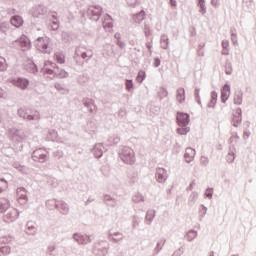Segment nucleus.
Returning a JSON list of instances; mask_svg holds the SVG:
<instances>
[{
	"label": "nucleus",
	"mask_w": 256,
	"mask_h": 256,
	"mask_svg": "<svg viewBox=\"0 0 256 256\" xmlns=\"http://www.w3.org/2000/svg\"><path fill=\"white\" fill-rule=\"evenodd\" d=\"M217 105V100L211 99L210 102L208 103V107H215Z\"/></svg>",
	"instance_id": "nucleus-27"
},
{
	"label": "nucleus",
	"mask_w": 256,
	"mask_h": 256,
	"mask_svg": "<svg viewBox=\"0 0 256 256\" xmlns=\"http://www.w3.org/2000/svg\"><path fill=\"white\" fill-rule=\"evenodd\" d=\"M122 161H124V163H127L128 165L135 163V152H133V149L124 148L122 150Z\"/></svg>",
	"instance_id": "nucleus-1"
},
{
	"label": "nucleus",
	"mask_w": 256,
	"mask_h": 256,
	"mask_svg": "<svg viewBox=\"0 0 256 256\" xmlns=\"http://www.w3.org/2000/svg\"><path fill=\"white\" fill-rule=\"evenodd\" d=\"M156 179L159 183H163L167 179V171L163 168L157 170Z\"/></svg>",
	"instance_id": "nucleus-10"
},
{
	"label": "nucleus",
	"mask_w": 256,
	"mask_h": 256,
	"mask_svg": "<svg viewBox=\"0 0 256 256\" xmlns=\"http://www.w3.org/2000/svg\"><path fill=\"white\" fill-rule=\"evenodd\" d=\"M200 161L202 165H207V163H209V158H207L206 156H202Z\"/></svg>",
	"instance_id": "nucleus-25"
},
{
	"label": "nucleus",
	"mask_w": 256,
	"mask_h": 256,
	"mask_svg": "<svg viewBox=\"0 0 256 256\" xmlns=\"http://www.w3.org/2000/svg\"><path fill=\"white\" fill-rule=\"evenodd\" d=\"M211 99L214 101H217V92H212L211 93Z\"/></svg>",
	"instance_id": "nucleus-30"
},
{
	"label": "nucleus",
	"mask_w": 256,
	"mask_h": 256,
	"mask_svg": "<svg viewBox=\"0 0 256 256\" xmlns=\"http://www.w3.org/2000/svg\"><path fill=\"white\" fill-rule=\"evenodd\" d=\"M176 99L179 103H183V101H185V89L180 88L177 90Z\"/></svg>",
	"instance_id": "nucleus-17"
},
{
	"label": "nucleus",
	"mask_w": 256,
	"mask_h": 256,
	"mask_svg": "<svg viewBox=\"0 0 256 256\" xmlns=\"http://www.w3.org/2000/svg\"><path fill=\"white\" fill-rule=\"evenodd\" d=\"M242 113L243 112L241 111V108H237L236 110H234L232 114V125L234 127H238L241 125V121H243Z\"/></svg>",
	"instance_id": "nucleus-5"
},
{
	"label": "nucleus",
	"mask_w": 256,
	"mask_h": 256,
	"mask_svg": "<svg viewBox=\"0 0 256 256\" xmlns=\"http://www.w3.org/2000/svg\"><path fill=\"white\" fill-rule=\"evenodd\" d=\"M136 81L138 83H143V81H145V71H139L138 72V76L136 78Z\"/></svg>",
	"instance_id": "nucleus-22"
},
{
	"label": "nucleus",
	"mask_w": 256,
	"mask_h": 256,
	"mask_svg": "<svg viewBox=\"0 0 256 256\" xmlns=\"http://www.w3.org/2000/svg\"><path fill=\"white\" fill-rule=\"evenodd\" d=\"M103 27L104 29H113V18H111V16H106Z\"/></svg>",
	"instance_id": "nucleus-16"
},
{
	"label": "nucleus",
	"mask_w": 256,
	"mask_h": 256,
	"mask_svg": "<svg viewBox=\"0 0 256 256\" xmlns=\"http://www.w3.org/2000/svg\"><path fill=\"white\" fill-rule=\"evenodd\" d=\"M7 187H9L7 181L5 179H0V193H3Z\"/></svg>",
	"instance_id": "nucleus-19"
},
{
	"label": "nucleus",
	"mask_w": 256,
	"mask_h": 256,
	"mask_svg": "<svg viewBox=\"0 0 256 256\" xmlns=\"http://www.w3.org/2000/svg\"><path fill=\"white\" fill-rule=\"evenodd\" d=\"M206 195H207V197H211V195H212L211 191L207 192Z\"/></svg>",
	"instance_id": "nucleus-36"
},
{
	"label": "nucleus",
	"mask_w": 256,
	"mask_h": 256,
	"mask_svg": "<svg viewBox=\"0 0 256 256\" xmlns=\"http://www.w3.org/2000/svg\"><path fill=\"white\" fill-rule=\"evenodd\" d=\"M228 157H230V159H231L230 161H234V159H235V156L233 154H229Z\"/></svg>",
	"instance_id": "nucleus-35"
},
{
	"label": "nucleus",
	"mask_w": 256,
	"mask_h": 256,
	"mask_svg": "<svg viewBox=\"0 0 256 256\" xmlns=\"http://www.w3.org/2000/svg\"><path fill=\"white\" fill-rule=\"evenodd\" d=\"M184 158L186 163H191L193 159H195V149L193 148H186Z\"/></svg>",
	"instance_id": "nucleus-9"
},
{
	"label": "nucleus",
	"mask_w": 256,
	"mask_h": 256,
	"mask_svg": "<svg viewBox=\"0 0 256 256\" xmlns=\"http://www.w3.org/2000/svg\"><path fill=\"white\" fill-rule=\"evenodd\" d=\"M12 85L18 87V89H27L29 87V81L26 78H15L11 80Z\"/></svg>",
	"instance_id": "nucleus-4"
},
{
	"label": "nucleus",
	"mask_w": 256,
	"mask_h": 256,
	"mask_svg": "<svg viewBox=\"0 0 256 256\" xmlns=\"http://www.w3.org/2000/svg\"><path fill=\"white\" fill-rule=\"evenodd\" d=\"M16 195L18 203H25L27 201V190L25 188H17Z\"/></svg>",
	"instance_id": "nucleus-7"
},
{
	"label": "nucleus",
	"mask_w": 256,
	"mask_h": 256,
	"mask_svg": "<svg viewBox=\"0 0 256 256\" xmlns=\"http://www.w3.org/2000/svg\"><path fill=\"white\" fill-rule=\"evenodd\" d=\"M161 65V60H159V58H156L155 60H154V66L155 67H159Z\"/></svg>",
	"instance_id": "nucleus-29"
},
{
	"label": "nucleus",
	"mask_w": 256,
	"mask_h": 256,
	"mask_svg": "<svg viewBox=\"0 0 256 256\" xmlns=\"http://www.w3.org/2000/svg\"><path fill=\"white\" fill-rule=\"evenodd\" d=\"M53 29H59V24L57 22H53Z\"/></svg>",
	"instance_id": "nucleus-32"
},
{
	"label": "nucleus",
	"mask_w": 256,
	"mask_h": 256,
	"mask_svg": "<svg viewBox=\"0 0 256 256\" xmlns=\"http://www.w3.org/2000/svg\"><path fill=\"white\" fill-rule=\"evenodd\" d=\"M222 47H223L222 54L223 55H229V50H227L228 47H229V41H223L222 42Z\"/></svg>",
	"instance_id": "nucleus-20"
},
{
	"label": "nucleus",
	"mask_w": 256,
	"mask_h": 256,
	"mask_svg": "<svg viewBox=\"0 0 256 256\" xmlns=\"http://www.w3.org/2000/svg\"><path fill=\"white\" fill-rule=\"evenodd\" d=\"M92 13H94V15L99 16V15H101L102 10L100 7H94V8H92Z\"/></svg>",
	"instance_id": "nucleus-24"
},
{
	"label": "nucleus",
	"mask_w": 256,
	"mask_h": 256,
	"mask_svg": "<svg viewBox=\"0 0 256 256\" xmlns=\"http://www.w3.org/2000/svg\"><path fill=\"white\" fill-rule=\"evenodd\" d=\"M145 35L146 37H149V35H151V31L149 29H145Z\"/></svg>",
	"instance_id": "nucleus-33"
},
{
	"label": "nucleus",
	"mask_w": 256,
	"mask_h": 256,
	"mask_svg": "<svg viewBox=\"0 0 256 256\" xmlns=\"http://www.w3.org/2000/svg\"><path fill=\"white\" fill-rule=\"evenodd\" d=\"M234 103H235V105H241L243 103V92H241V91L235 92Z\"/></svg>",
	"instance_id": "nucleus-14"
},
{
	"label": "nucleus",
	"mask_w": 256,
	"mask_h": 256,
	"mask_svg": "<svg viewBox=\"0 0 256 256\" xmlns=\"http://www.w3.org/2000/svg\"><path fill=\"white\" fill-rule=\"evenodd\" d=\"M26 118L31 120V119H33V116L28 115Z\"/></svg>",
	"instance_id": "nucleus-37"
},
{
	"label": "nucleus",
	"mask_w": 256,
	"mask_h": 256,
	"mask_svg": "<svg viewBox=\"0 0 256 256\" xmlns=\"http://www.w3.org/2000/svg\"><path fill=\"white\" fill-rule=\"evenodd\" d=\"M59 75L60 77H67V72L65 70H62Z\"/></svg>",
	"instance_id": "nucleus-31"
},
{
	"label": "nucleus",
	"mask_w": 256,
	"mask_h": 256,
	"mask_svg": "<svg viewBox=\"0 0 256 256\" xmlns=\"http://www.w3.org/2000/svg\"><path fill=\"white\" fill-rule=\"evenodd\" d=\"M9 209V200L2 198L0 199V213H5Z\"/></svg>",
	"instance_id": "nucleus-15"
},
{
	"label": "nucleus",
	"mask_w": 256,
	"mask_h": 256,
	"mask_svg": "<svg viewBox=\"0 0 256 256\" xmlns=\"http://www.w3.org/2000/svg\"><path fill=\"white\" fill-rule=\"evenodd\" d=\"M11 25L14 27H21L23 25V18L21 16H13L10 20Z\"/></svg>",
	"instance_id": "nucleus-11"
},
{
	"label": "nucleus",
	"mask_w": 256,
	"mask_h": 256,
	"mask_svg": "<svg viewBox=\"0 0 256 256\" xmlns=\"http://www.w3.org/2000/svg\"><path fill=\"white\" fill-rule=\"evenodd\" d=\"M181 255H183V250L179 249L176 252H174L172 256H181Z\"/></svg>",
	"instance_id": "nucleus-28"
},
{
	"label": "nucleus",
	"mask_w": 256,
	"mask_h": 256,
	"mask_svg": "<svg viewBox=\"0 0 256 256\" xmlns=\"http://www.w3.org/2000/svg\"><path fill=\"white\" fill-rule=\"evenodd\" d=\"M0 71H7V61L3 57H0Z\"/></svg>",
	"instance_id": "nucleus-21"
},
{
	"label": "nucleus",
	"mask_w": 256,
	"mask_h": 256,
	"mask_svg": "<svg viewBox=\"0 0 256 256\" xmlns=\"http://www.w3.org/2000/svg\"><path fill=\"white\" fill-rule=\"evenodd\" d=\"M0 97H3V91L0 90Z\"/></svg>",
	"instance_id": "nucleus-38"
},
{
	"label": "nucleus",
	"mask_w": 256,
	"mask_h": 256,
	"mask_svg": "<svg viewBox=\"0 0 256 256\" xmlns=\"http://www.w3.org/2000/svg\"><path fill=\"white\" fill-rule=\"evenodd\" d=\"M82 57H86V55H85V54H82Z\"/></svg>",
	"instance_id": "nucleus-41"
},
{
	"label": "nucleus",
	"mask_w": 256,
	"mask_h": 256,
	"mask_svg": "<svg viewBox=\"0 0 256 256\" xmlns=\"http://www.w3.org/2000/svg\"><path fill=\"white\" fill-rule=\"evenodd\" d=\"M196 237L197 236V234L195 233V232H189L188 233V237Z\"/></svg>",
	"instance_id": "nucleus-34"
},
{
	"label": "nucleus",
	"mask_w": 256,
	"mask_h": 256,
	"mask_svg": "<svg viewBox=\"0 0 256 256\" xmlns=\"http://www.w3.org/2000/svg\"><path fill=\"white\" fill-rule=\"evenodd\" d=\"M189 131H190L189 127H187V126H182L181 128L177 129V133L179 135H187L189 133Z\"/></svg>",
	"instance_id": "nucleus-18"
},
{
	"label": "nucleus",
	"mask_w": 256,
	"mask_h": 256,
	"mask_svg": "<svg viewBox=\"0 0 256 256\" xmlns=\"http://www.w3.org/2000/svg\"><path fill=\"white\" fill-rule=\"evenodd\" d=\"M189 114L187 113H177V122L180 127H187L189 125Z\"/></svg>",
	"instance_id": "nucleus-6"
},
{
	"label": "nucleus",
	"mask_w": 256,
	"mask_h": 256,
	"mask_svg": "<svg viewBox=\"0 0 256 256\" xmlns=\"http://www.w3.org/2000/svg\"><path fill=\"white\" fill-rule=\"evenodd\" d=\"M16 43L19 45L21 51H29L31 49V40L25 35H22Z\"/></svg>",
	"instance_id": "nucleus-2"
},
{
	"label": "nucleus",
	"mask_w": 256,
	"mask_h": 256,
	"mask_svg": "<svg viewBox=\"0 0 256 256\" xmlns=\"http://www.w3.org/2000/svg\"><path fill=\"white\" fill-rule=\"evenodd\" d=\"M54 61L59 63V65H63V63H65V54H63V52L54 53Z\"/></svg>",
	"instance_id": "nucleus-13"
},
{
	"label": "nucleus",
	"mask_w": 256,
	"mask_h": 256,
	"mask_svg": "<svg viewBox=\"0 0 256 256\" xmlns=\"http://www.w3.org/2000/svg\"><path fill=\"white\" fill-rule=\"evenodd\" d=\"M26 71H29V73H37V65L33 63V61L28 60L25 64Z\"/></svg>",
	"instance_id": "nucleus-12"
},
{
	"label": "nucleus",
	"mask_w": 256,
	"mask_h": 256,
	"mask_svg": "<svg viewBox=\"0 0 256 256\" xmlns=\"http://www.w3.org/2000/svg\"><path fill=\"white\" fill-rule=\"evenodd\" d=\"M102 155H103V153H102V152H100L99 157H101Z\"/></svg>",
	"instance_id": "nucleus-40"
},
{
	"label": "nucleus",
	"mask_w": 256,
	"mask_h": 256,
	"mask_svg": "<svg viewBox=\"0 0 256 256\" xmlns=\"http://www.w3.org/2000/svg\"><path fill=\"white\" fill-rule=\"evenodd\" d=\"M20 115H21V110L19 111Z\"/></svg>",
	"instance_id": "nucleus-42"
},
{
	"label": "nucleus",
	"mask_w": 256,
	"mask_h": 256,
	"mask_svg": "<svg viewBox=\"0 0 256 256\" xmlns=\"http://www.w3.org/2000/svg\"><path fill=\"white\" fill-rule=\"evenodd\" d=\"M126 88L128 91H131V89H133V81H127Z\"/></svg>",
	"instance_id": "nucleus-26"
},
{
	"label": "nucleus",
	"mask_w": 256,
	"mask_h": 256,
	"mask_svg": "<svg viewBox=\"0 0 256 256\" xmlns=\"http://www.w3.org/2000/svg\"><path fill=\"white\" fill-rule=\"evenodd\" d=\"M146 17L145 11H140L137 15H136V19H138V21H143Z\"/></svg>",
	"instance_id": "nucleus-23"
},
{
	"label": "nucleus",
	"mask_w": 256,
	"mask_h": 256,
	"mask_svg": "<svg viewBox=\"0 0 256 256\" xmlns=\"http://www.w3.org/2000/svg\"><path fill=\"white\" fill-rule=\"evenodd\" d=\"M231 95V87L229 85H224V87L222 88L221 91V100L222 103H225V101H227V99H229Z\"/></svg>",
	"instance_id": "nucleus-8"
},
{
	"label": "nucleus",
	"mask_w": 256,
	"mask_h": 256,
	"mask_svg": "<svg viewBox=\"0 0 256 256\" xmlns=\"http://www.w3.org/2000/svg\"><path fill=\"white\" fill-rule=\"evenodd\" d=\"M49 43H51V39L49 37H40L37 39L36 47L39 51H47V49H49Z\"/></svg>",
	"instance_id": "nucleus-3"
},
{
	"label": "nucleus",
	"mask_w": 256,
	"mask_h": 256,
	"mask_svg": "<svg viewBox=\"0 0 256 256\" xmlns=\"http://www.w3.org/2000/svg\"><path fill=\"white\" fill-rule=\"evenodd\" d=\"M148 49H151V45H147Z\"/></svg>",
	"instance_id": "nucleus-39"
}]
</instances>
